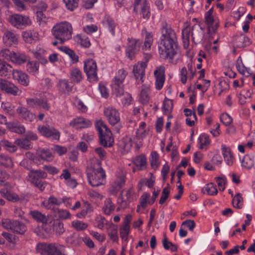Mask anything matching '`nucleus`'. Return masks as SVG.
<instances>
[{"instance_id":"nucleus-1","label":"nucleus","mask_w":255,"mask_h":255,"mask_svg":"<svg viewBox=\"0 0 255 255\" xmlns=\"http://www.w3.org/2000/svg\"><path fill=\"white\" fill-rule=\"evenodd\" d=\"M158 51L160 57L167 60L169 63L176 65L182 61L176 33L170 25L166 24L161 29Z\"/></svg>"},{"instance_id":"nucleus-2","label":"nucleus","mask_w":255,"mask_h":255,"mask_svg":"<svg viewBox=\"0 0 255 255\" xmlns=\"http://www.w3.org/2000/svg\"><path fill=\"white\" fill-rule=\"evenodd\" d=\"M87 175L89 183L93 187L99 186L105 182L106 174L98 160L91 162L87 168Z\"/></svg>"},{"instance_id":"nucleus-3","label":"nucleus","mask_w":255,"mask_h":255,"mask_svg":"<svg viewBox=\"0 0 255 255\" xmlns=\"http://www.w3.org/2000/svg\"><path fill=\"white\" fill-rule=\"evenodd\" d=\"M51 32L54 38L63 44L72 38L73 27L71 23L63 21L56 24L52 28Z\"/></svg>"},{"instance_id":"nucleus-4","label":"nucleus","mask_w":255,"mask_h":255,"mask_svg":"<svg viewBox=\"0 0 255 255\" xmlns=\"http://www.w3.org/2000/svg\"><path fill=\"white\" fill-rule=\"evenodd\" d=\"M96 127L99 132L100 143L105 147L111 146L114 142V138L111 130L102 120L96 122Z\"/></svg>"},{"instance_id":"nucleus-5","label":"nucleus","mask_w":255,"mask_h":255,"mask_svg":"<svg viewBox=\"0 0 255 255\" xmlns=\"http://www.w3.org/2000/svg\"><path fill=\"white\" fill-rule=\"evenodd\" d=\"M64 247L58 244L39 243L36 246V251L41 255H60Z\"/></svg>"},{"instance_id":"nucleus-6","label":"nucleus","mask_w":255,"mask_h":255,"mask_svg":"<svg viewBox=\"0 0 255 255\" xmlns=\"http://www.w3.org/2000/svg\"><path fill=\"white\" fill-rule=\"evenodd\" d=\"M8 21L14 27L22 29L32 24V21L29 16L19 14L10 15Z\"/></svg>"},{"instance_id":"nucleus-7","label":"nucleus","mask_w":255,"mask_h":255,"mask_svg":"<svg viewBox=\"0 0 255 255\" xmlns=\"http://www.w3.org/2000/svg\"><path fill=\"white\" fill-rule=\"evenodd\" d=\"M213 8H210L205 14V22L208 25V33L212 36L216 34L219 26V21L217 18H214L213 16Z\"/></svg>"},{"instance_id":"nucleus-8","label":"nucleus","mask_w":255,"mask_h":255,"mask_svg":"<svg viewBox=\"0 0 255 255\" xmlns=\"http://www.w3.org/2000/svg\"><path fill=\"white\" fill-rule=\"evenodd\" d=\"M84 70L90 81L98 80L97 66L93 59H89L85 62Z\"/></svg>"},{"instance_id":"nucleus-9","label":"nucleus","mask_w":255,"mask_h":255,"mask_svg":"<svg viewBox=\"0 0 255 255\" xmlns=\"http://www.w3.org/2000/svg\"><path fill=\"white\" fill-rule=\"evenodd\" d=\"M134 11L139 12L145 19H148L150 16V8L146 0H135Z\"/></svg>"},{"instance_id":"nucleus-10","label":"nucleus","mask_w":255,"mask_h":255,"mask_svg":"<svg viewBox=\"0 0 255 255\" xmlns=\"http://www.w3.org/2000/svg\"><path fill=\"white\" fill-rule=\"evenodd\" d=\"M37 129L39 132L44 137L57 140L60 139V131L53 127L39 126Z\"/></svg>"},{"instance_id":"nucleus-11","label":"nucleus","mask_w":255,"mask_h":255,"mask_svg":"<svg viewBox=\"0 0 255 255\" xmlns=\"http://www.w3.org/2000/svg\"><path fill=\"white\" fill-rule=\"evenodd\" d=\"M104 114L106 119L112 126H115L120 121V113L118 110L112 107L105 108Z\"/></svg>"},{"instance_id":"nucleus-12","label":"nucleus","mask_w":255,"mask_h":255,"mask_svg":"<svg viewBox=\"0 0 255 255\" xmlns=\"http://www.w3.org/2000/svg\"><path fill=\"white\" fill-rule=\"evenodd\" d=\"M125 183V174L120 170L117 174L116 180L111 184L109 188V192L113 195H116L118 192L124 185Z\"/></svg>"},{"instance_id":"nucleus-13","label":"nucleus","mask_w":255,"mask_h":255,"mask_svg":"<svg viewBox=\"0 0 255 255\" xmlns=\"http://www.w3.org/2000/svg\"><path fill=\"white\" fill-rule=\"evenodd\" d=\"M145 126L144 122H141L136 130L135 136L133 137V142L138 149L142 146V141L148 132V130L145 128Z\"/></svg>"},{"instance_id":"nucleus-14","label":"nucleus","mask_w":255,"mask_h":255,"mask_svg":"<svg viewBox=\"0 0 255 255\" xmlns=\"http://www.w3.org/2000/svg\"><path fill=\"white\" fill-rule=\"evenodd\" d=\"M165 68L162 65L157 67L154 71L155 88L158 90L161 89L164 85L165 80Z\"/></svg>"},{"instance_id":"nucleus-15","label":"nucleus","mask_w":255,"mask_h":255,"mask_svg":"<svg viewBox=\"0 0 255 255\" xmlns=\"http://www.w3.org/2000/svg\"><path fill=\"white\" fill-rule=\"evenodd\" d=\"M128 44L126 53L128 57L132 60L139 51L140 42L138 39L133 38H128Z\"/></svg>"},{"instance_id":"nucleus-16","label":"nucleus","mask_w":255,"mask_h":255,"mask_svg":"<svg viewBox=\"0 0 255 255\" xmlns=\"http://www.w3.org/2000/svg\"><path fill=\"white\" fill-rule=\"evenodd\" d=\"M26 103L29 108H37L38 107H41L43 109L48 111L50 108L47 100L43 99L27 98L26 100Z\"/></svg>"},{"instance_id":"nucleus-17","label":"nucleus","mask_w":255,"mask_h":255,"mask_svg":"<svg viewBox=\"0 0 255 255\" xmlns=\"http://www.w3.org/2000/svg\"><path fill=\"white\" fill-rule=\"evenodd\" d=\"M196 74V70L193 68L192 65L189 63L187 68L183 67L180 71L181 81L185 84L187 79L192 80Z\"/></svg>"},{"instance_id":"nucleus-18","label":"nucleus","mask_w":255,"mask_h":255,"mask_svg":"<svg viewBox=\"0 0 255 255\" xmlns=\"http://www.w3.org/2000/svg\"><path fill=\"white\" fill-rule=\"evenodd\" d=\"M18 35L12 31L6 30L2 36V41L6 46H10L18 43Z\"/></svg>"},{"instance_id":"nucleus-19","label":"nucleus","mask_w":255,"mask_h":255,"mask_svg":"<svg viewBox=\"0 0 255 255\" xmlns=\"http://www.w3.org/2000/svg\"><path fill=\"white\" fill-rule=\"evenodd\" d=\"M146 67V64L145 62L137 63L133 67V73L138 84H141L143 82V78L144 76V71Z\"/></svg>"},{"instance_id":"nucleus-20","label":"nucleus","mask_w":255,"mask_h":255,"mask_svg":"<svg viewBox=\"0 0 255 255\" xmlns=\"http://www.w3.org/2000/svg\"><path fill=\"white\" fill-rule=\"evenodd\" d=\"M12 78L17 82L24 86H27L29 85V79L28 76L21 70L13 69L12 72Z\"/></svg>"},{"instance_id":"nucleus-21","label":"nucleus","mask_w":255,"mask_h":255,"mask_svg":"<svg viewBox=\"0 0 255 255\" xmlns=\"http://www.w3.org/2000/svg\"><path fill=\"white\" fill-rule=\"evenodd\" d=\"M133 191L131 189L123 190L121 194V197L118 199V203L122 208H126L131 201V195Z\"/></svg>"},{"instance_id":"nucleus-22","label":"nucleus","mask_w":255,"mask_h":255,"mask_svg":"<svg viewBox=\"0 0 255 255\" xmlns=\"http://www.w3.org/2000/svg\"><path fill=\"white\" fill-rule=\"evenodd\" d=\"M16 112L19 117L26 121L31 122L35 118V115L28 108L24 107H18Z\"/></svg>"},{"instance_id":"nucleus-23","label":"nucleus","mask_w":255,"mask_h":255,"mask_svg":"<svg viewBox=\"0 0 255 255\" xmlns=\"http://www.w3.org/2000/svg\"><path fill=\"white\" fill-rule=\"evenodd\" d=\"M29 180L32 183H36L40 181L41 179H44L47 177L46 172L42 170H31L28 174Z\"/></svg>"},{"instance_id":"nucleus-24","label":"nucleus","mask_w":255,"mask_h":255,"mask_svg":"<svg viewBox=\"0 0 255 255\" xmlns=\"http://www.w3.org/2000/svg\"><path fill=\"white\" fill-rule=\"evenodd\" d=\"M13 69L12 67L5 61L0 59V76L9 78Z\"/></svg>"},{"instance_id":"nucleus-25","label":"nucleus","mask_w":255,"mask_h":255,"mask_svg":"<svg viewBox=\"0 0 255 255\" xmlns=\"http://www.w3.org/2000/svg\"><path fill=\"white\" fill-rule=\"evenodd\" d=\"M141 35L145 37L142 49L145 51L150 50L153 41L152 34L148 32L145 28H144L141 31Z\"/></svg>"},{"instance_id":"nucleus-26","label":"nucleus","mask_w":255,"mask_h":255,"mask_svg":"<svg viewBox=\"0 0 255 255\" xmlns=\"http://www.w3.org/2000/svg\"><path fill=\"white\" fill-rule=\"evenodd\" d=\"M91 122L83 118L79 117L73 120L70 125L76 128H86L91 125Z\"/></svg>"},{"instance_id":"nucleus-27","label":"nucleus","mask_w":255,"mask_h":255,"mask_svg":"<svg viewBox=\"0 0 255 255\" xmlns=\"http://www.w3.org/2000/svg\"><path fill=\"white\" fill-rule=\"evenodd\" d=\"M54 158L53 154L47 149H41L36 152V159L38 161L44 160L46 161H51Z\"/></svg>"},{"instance_id":"nucleus-28","label":"nucleus","mask_w":255,"mask_h":255,"mask_svg":"<svg viewBox=\"0 0 255 255\" xmlns=\"http://www.w3.org/2000/svg\"><path fill=\"white\" fill-rule=\"evenodd\" d=\"M38 33L34 30L23 31L22 36L23 40L27 43H32L38 38Z\"/></svg>"},{"instance_id":"nucleus-29","label":"nucleus","mask_w":255,"mask_h":255,"mask_svg":"<svg viewBox=\"0 0 255 255\" xmlns=\"http://www.w3.org/2000/svg\"><path fill=\"white\" fill-rule=\"evenodd\" d=\"M6 127L11 131L19 134H22L25 131L24 126L18 122H9L6 124Z\"/></svg>"},{"instance_id":"nucleus-30","label":"nucleus","mask_w":255,"mask_h":255,"mask_svg":"<svg viewBox=\"0 0 255 255\" xmlns=\"http://www.w3.org/2000/svg\"><path fill=\"white\" fill-rule=\"evenodd\" d=\"M2 196L8 201L12 202H17L22 200V198L16 193L8 190L0 191Z\"/></svg>"},{"instance_id":"nucleus-31","label":"nucleus","mask_w":255,"mask_h":255,"mask_svg":"<svg viewBox=\"0 0 255 255\" xmlns=\"http://www.w3.org/2000/svg\"><path fill=\"white\" fill-rule=\"evenodd\" d=\"M30 214L35 220L41 222L43 224H46L49 221V216L45 215L38 211H31L30 212Z\"/></svg>"},{"instance_id":"nucleus-32","label":"nucleus","mask_w":255,"mask_h":255,"mask_svg":"<svg viewBox=\"0 0 255 255\" xmlns=\"http://www.w3.org/2000/svg\"><path fill=\"white\" fill-rule=\"evenodd\" d=\"M150 90L149 86L146 85H143L139 96L140 102L144 104L148 103L150 99Z\"/></svg>"},{"instance_id":"nucleus-33","label":"nucleus","mask_w":255,"mask_h":255,"mask_svg":"<svg viewBox=\"0 0 255 255\" xmlns=\"http://www.w3.org/2000/svg\"><path fill=\"white\" fill-rule=\"evenodd\" d=\"M222 151L227 164L230 166L232 165L233 164L234 158L230 148L223 144L222 145Z\"/></svg>"},{"instance_id":"nucleus-34","label":"nucleus","mask_w":255,"mask_h":255,"mask_svg":"<svg viewBox=\"0 0 255 255\" xmlns=\"http://www.w3.org/2000/svg\"><path fill=\"white\" fill-rule=\"evenodd\" d=\"M194 27H191L189 25L187 26L182 30V39L183 46L185 48H187L190 43V33Z\"/></svg>"},{"instance_id":"nucleus-35","label":"nucleus","mask_w":255,"mask_h":255,"mask_svg":"<svg viewBox=\"0 0 255 255\" xmlns=\"http://www.w3.org/2000/svg\"><path fill=\"white\" fill-rule=\"evenodd\" d=\"M236 67L239 73L246 77H249L251 74V73L250 72V70L246 67L244 65L242 59L240 56L237 60Z\"/></svg>"},{"instance_id":"nucleus-36","label":"nucleus","mask_w":255,"mask_h":255,"mask_svg":"<svg viewBox=\"0 0 255 255\" xmlns=\"http://www.w3.org/2000/svg\"><path fill=\"white\" fill-rule=\"evenodd\" d=\"M15 226L13 228V233L24 235L27 231L26 226L23 223L15 220Z\"/></svg>"},{"instance_id":"nucleus-37","label":"nucleus","mask_w":255,"mask_h":255,"mask_svg":"<svg viewBox=\"0 0 255 255\" xmlns=\"http://www.w3.org/2000/svg\"><path fill=\"white\" fill-rule=\"evenodd\" d=\"M15 222V220L4 218L1 220V225L5 230H9L13 233Z\"/></svg>"},{"instance_id":"nucleus-38","label":"nucleus","mask_w":255,"mask_h":255,"mask_svg":"<svg viewBox=\"0 0 255 255\" xmlns=\"http://www.w3.org/2000/svg\"><path fill=\"white\" fill-rule=\"evenodd\" d=\"M133 163L140 170H143L146 166V158L144 155H140L135 158Z\"/></svg>"},{"instance_id":"nucleus-39","label":"nucleus","mask_w":255,"mask_h":255,"mask_svg":"<svg viewBox=\"0 0 255 255\" xmlns=\"http://www.w3.org/2000/svg\"><path fill=\"white\" fill-rule=\"evenodd\" d=\"M27 57L25 54L13 52L11 62L17 64H21L25 63Z\"/></svg>"},{"instance_id":"nucleus-40","label":"nucleus","mask_w":255,"mask_h":255,"mask_svg":"<svg viewBox=\"0 0 255 255\" xmlns=\"http://www.w3.org/2000/svg\"><path fill=\"white\" fill-rule=\"evenodd\" d=\"M39 66V62L37 61H29L26 64L27 71L33 75L36 74L38 72Z\"/></svg>"},{"instance_id":"nucleus-41","label":"nucleus","mask_w":255,"mask_h":255,"mask_svg":"<svg viewBox=\"0 0 255 255\" xmlns=\"http://www.w3.org/2000/svg\"><path fill=\"white\" fill-rule=\"evenodd\" d=\"M58 87L59 91L63 93H69L72 90V86L65 80H60L58 82Z\"/></svg>"},{"instance_id":"nucleus-42","label":"nucleus","mask_w":255,"mask_h":255,"mask_svg":"<svg viewBox=\"0 0 255 255\" xmlns=\"http://www.w3.org/2000/svg\"><path fill=\"white\" fill-rule=\"evenodd\" d=\"M108 235L110 237L111 240L114 242L118 241V228L116 226L111 224L110 225L108 229Z\"/></svg>"},{"instance_id":"nucleus-43","label":"nucleus","mask_w":255,"mask_h":255,"mask_svg":"<svg viewBox=\"0 0 255 255\" xmlns=\"http://www.w3.org/2000/svg\"><path fill=\"white\" fill-rule=\"evenodd\" d=\"M4 92L8 94H11L13 96H19L22 93L21 90L11 82L8 85V86Z\"/></svg>"},{"instance_id":"nucleus-44","label":"nucleus","mask_w":255,"mask_h":255,"mask_svg":"<svg viewBox=\"0 0 255 255\" xmlns=\"http://www.w3.org/2000/svg\"><path fill=\"white\" fill-rule=\"evenodd\" d=\"M115 208V206L111 199L108 198L105 201L103 210L105 214L110 215L114 211Z\"/></svg>"},{"instance_id":"nucleus-45","label":"nucleus","mask_w":255,"mask_h":255,"mask_svg":"<svg viewBox=\"0 0 255 255\" xmlns=\"http://www.w3.org/2000/svg\"><path fill=\"white\" fill-rule=\"evenodd\" d=\"M124 85L123 83L114 82L113 84V90L117 97L123 96L124 93Z\"/></svg>"},{"instance_id":"nucleus-46","label":"nucleus","mask_w":255,"mask_h":255,"mask_svg":"<svg viewBox=\"0 0 255 255\" xmlns=\"http://www.w3.org/2000/svg\"><path fill=\"white\" fill-rule=\"evenodd\" d=\"M150 156V165L153 169H157L160 164L159 155L156 152L152 151Z\"/></svg>"},{"instance_id":"nucleus-47","label":"nucleus","mask_w":255,"mask_h":255,"mask_svg":"<svg viewBox=\"0 0 255 255\" xmlns=\"http://www.w3.org/2000/svg\"><path fill=\"white\" fill-rule=\"evenodd\" d=\"M71 78L75 82H80L83 79L82 72L78 68H73L70 72Z\"/></svg>"},{"instance_id":"nucleus-48","label":"nucleus","mask_w":255,"mask_h":255,"mask_svg":"<svg viewBox=\"0 0 255 255\" xmlns=\"http://www.w3.org/2000/svg\"><path fill=\"white\" fill-rule=\"evenodd\" d=\"M53 231L57 236L63 234L65 232L64 224L59 221H55L53 224Z\"/></svg>"},{"instance_id":"nucleus-49","label":"nucleus","mask_w":255,"mask_h":255,"mask_svg":"<svg viewBox=\"0 0 255 255\" xmlns=\"http://www.w3.org/2000/svg\"><path fill=\"white\" fill-rule=\"evenodd\" d=\"M203 191H206L208 195L214 196L218 193V190L216 188V185L213 183H210L206 185L205 187L203 188Z\"/></svg>"},{"instance_id":"nucleus-50","label":"nucleus","mask_w":255,"mask_h":255,"mask_svg":"<svg viewBox=\"0 0 255 255\" xmlns=\"http://www.w3.org/2000/svg\"><path fill=\"white\" fill-rule=\"evenodd\" d=\"M0 165L6 167H12L13 165L11 158L2 154H0Z\"/></svg>"},{"instance_id":"nucleus-51","label":"nucleus","mask_w":255,"mask_h":255,"mask_svg":"<svg viewBox=\"0 0 255 255\" xmlns=\"http://www.w3.org/2000/svg\"><path fill=\"white\" fill-rule=\"evenodd\" d=\"M104 23L108 26L109 29L112 33V35L115 34V28L117 26L116 23L114 20L109 16H106L104 18Z\"/></svg>"},{"instance_id":"nucleus-52","label":"nucleus","mask_w":255,"mask_h":255,"mask_svg":"<svg viewBox=\"0 0 255 255\" xmlns=\"http://www.w3.org/2000/svg\"><path fill=\"white\" fill-rule=\"evenodd\" d=\"M72 226L77 231H82L86 230L88 225L87 223L75 220L73 221L71 223Z\"/></svg>"},{"instance_id":"nucleus-53","label":"nucleus","mask_w":255,"mask_h":255,"mask_svg":"<svg viewBox=\"0 0 255 255\" xmlns=\"http://www.w3.org/2000/svg\"><path fill=\"white\" fill-rule=\"evenodd\" d=\"M59 49L67 54L71 58L73 63H76L78 61V56L76 55L74 51L65 46L60 47Z\"/></svg>"},{"instance_id":"nucleus-54","label":"nucleus","mask_w":255,"mask_h":255,"mask_svg":"<svg viewBox=\"0 0 255 255\" xmlns=\"http://www.w3.org/2000/svg\"><path fill=\"white\" fill-rule=\"evenodd\" d=\"M15 143L20 147L28 149L31 148V145L30 141L27 139H17L15 141Z\"/></svg>"},{"instance_id":"nucleus-55","label":"nucleus","mask_w":255,"mask_h":255,"mask_svg":"<svg viewBox=\"0 0 255 255\" xmlns=\"http://www.w3.org/2000/svg\"><path fill=\"white\" fill-rule=\"evenodd\" d=\"M243 199L240 193L236 194L232 200V204L234 207L241 209L243 206Z\"/></svg>"},{"instance_id":"nucleus-56","label":"nucleus","mask_w":255,"mask_h":255,"mask_svg":"<svg viewBox=\"0 0 255 255\" xmlns=\"http://www.w3.org/2000/svg\"><path fill=\"white\" fill-rule=\"evenodd\" d=\"M54 212L59 218L62 219H67L70 218L71 216L69 212L64 209L56 208L54 209Z\"/></svg>"},{"instance_id":"nucleus-57","label":"nucleus","mask_w":255,"mask_h":255,"mask_svg":"<svg viewBox=\"0 0 255 255\" xmlns=\"http://www.w3.org/2000/svg\"><path fill=\"white\" fill-rule=\"evenodd\" d=\"M162 244L165 250H170L171 252H176L177 251V246L168 241L165 236L162 240Z\"/></svg>"},{"instance_id":"nucleus-58","label":"nucleus","mask_w":255,"mask_h":255,"mask_svg":"<svg viewBox=\"0 0 255 255\" xmlns=\"http://www.w3.org/2000/svg\"><path fill=\"white\" fill-rule=\"evenodd\" d=\"M13 51L7 48H4L0 51V57L7 60L11 61Z\"/></svg>"},{"instance_id":"nucleus-59","label":"nucleus","mask_w":255,"mask_h":255,"mask_svg":"<svg viewBox=\"0 0 255 255\" xmlns=\"http://www.w3.org/2000/svg\"><path fill=\"white\" fill-rule=\"evenodd\" d=\"M237 46L242 47L246 46L250 44V39L244 35H241L236 39Z\"/></svg>"},{"instance_id":"nucleus-60","label":"nucleus","mask_w":255,"mask_h":255,"mask_svg":"<svg viewBox=\"0 0 255 255\" xmlns=\"http://www.w3.org/2000/svg\"><path fill=\"white\" fill-rule=\"evenodd\" d=\"M199 141L201 148H206V146L210 143V140L209 136L205 134H201L199 136Z\"/></svg>"},{"instance_id":"nucleus-61","label":"nucleus","mask_w":255,"mask_h":255,"mask_svg":"<svg viewBox=\"0 0 255 255\" xmlns=\"http://www.w3.org/2000/svg\"><path fill=\"white\" fill-rule=\"evenodd\" d=\"M173 108V102L172 100L165 99L164 101L162 109L164 113L169 114L171 112Z\"/></svg>"},{"instance_id":"nucleus-62","label":"nucleus","mask_w":255,"mask_h":255,"mask_svg":"<svg viewBox=\"0 0 255 255\" xmlns=\"http://www.w3.org/2000/svg\"><path fill=\"white\" fill-rule=\"evenodd\" d=\"M123 142L124 144L123 145V148L127 152L131 148L132 143H134L133 138L128 136H126L123 138Z\"/></svg>"},{"instance_id":"nucleus-63","label":"nucleus","mask_w":255,"mask_h":255,"mask_svg":"<svg viewBox=\"0 0 255 255\" xmlns=\"http://www.w3.org/2000/svg\"><path fill=\"white\" fill-rule=\"evenodd\" d=\"M203 35V31L201 27L198 26L194 32H192V40L195 42V40H200L202 39Z\"/></svg>"},{"instance_id":"nucleus-64","label":"nucleus","mask_w":255,"mask_h":255,"mask_svg":"<svg viewBox=\"0 0 255 255\" xmlns=\"http://www.w3.org/2000/svg\"><path fill=\"white\" fill-rule=\"evenodd\" d=\"M37 21L40 26H44L46 21L47 18L42 11H36Z\"/></svg>"}]
</instances>
